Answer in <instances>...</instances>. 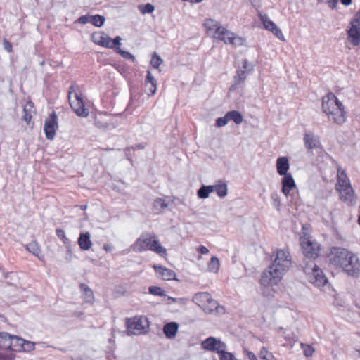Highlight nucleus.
I'll use <instances>...</instances> for the list:
<instances>
[{
  "mask_svg": "<svg viewBox=\"0 0 360 360\" xmlns=\"http://www.w3.org/2000/svg\"><path fill=\"white\" fill-rule=\"evenodd\" d=\"M291 265L290 254L288 250H278L274 263L262 274L260 283L264 286L277 285Z\"/></svg>",
  "mask_w": 360,
  "mask_h": 360,
  "instance_id": "obj_1",
  "label": "nucleus"
},
{
  "mask_svg": "<svg viewBox=\"0 0 360 360\" xmlns=\"http://www.w3.org/2000/svg\"><path fill=\"white\" fill-rule=\"evenodd\" d=\"M329 257L332 264L342 268L348 275L359 276L360 260L353 252L343 248L333 247Z\"/></svg>",
  "mask_w": 360,
  "mask_h": 360,
  "instance_id": "obj_2",
  "label": "nucleus"
},
{
  "mask_svg": "<svg viewBox=\"0 0 360 360\" xmlns=\"http://www.w3.org/2000/svg\"><path fill=\"white\" fill-rule=\"evenodd\" d=\"M322 110L327 114L330 120L341 124L346 120L344 105L333 94L329 93L322 98Z\"/></svg>",
  "mask_w": 360,
  "mask_h": 360,
  "instance_id": "obj_3",
  "label": "nucleus"
},
{
  "mask_svg": "<svg viewBox=\"0 0 360 360\" xmlns=\"http://www.w3.org/2000/svg\"><path fill=\"white\" fill-rule=\"evenodd\" d=\"M132 249L136 252L151 250L161 256L167 255L166 248L160 244L158 238L154 234L148 232L141 234L132 245Z\"/></svg>",
  "mask_w": 360,
  "mask_h": 360,
  "instance_id": "obj_4",
  "label": "nucleus"
},
{
  "mask_svg": "<svg viewBox=\"0 0 360 360\" xmlns=\"http://www.w3.org/2000/svg\"><path fill=\"white\" fill-rule=\"evenodd\" d=\"M125 325L127 328L126 333L128 335H139L147 333L149 322L145 316H134L127 318Z\"/></svg>",
  "mask_w": 360,
  "mask_h": 360,
  "instance_id": "obj_5",
  "label": "nucleus"
},
{
  "mask_svg": "<svg viewBox=\"0 0 360 360\" xmlns=\"http://www.w3.org/2000/svg\"><path fill=\"white\" fill-rule=\"evenodd\" d=\"M75 83H72L68 90V100L71 108L77 116L86 117L89 111L85 108L84 101L75 89Z\"/></svg>",
  "mask_w": 360,
  "mask_h": 360,
  "instance_id": "obj_6",
  "label": "nucleus"
},
{
  "mask_svg": "<svg viewBox=\"0 0 360 360\" xmlns=\"http://www.w3.org/2000/svg\"><path fill=\"white\" fill-rule=\"evenodd\" d=\"M300 245L304 258L314 259L319 256L320 246L316 242L311 241L307 238H301Z\"/></svg>",
  "mask_w": 360,
  "mask_h": 360,
  "instance_id": "obj_7",
  "label": "nucleus"
},
{
  "mask_svg": "<svg viewBox=\"0 0 360 360\" xmlns=\"http://www.w3.org/2000/svg\"><path fill=\"white\" fill-rule=\"evenodd\" d=\"M348 38L354 46L360 44V11L356 13L355 18L350 22Z\"/></svg>",
  "mask_w": 360,
  "mask_h": 360,
  "instance_id": "obj_8",
  "label": "nucleus"
},
{
  "mask_svg": "<svg viewBox=\"0 0 360 360\" xmlns=\"http://www.w3.org/2000/svg\"><path fill=\"white\" fill-rule=\"evenodd\" d=\"M58 128V116L56 112H52L50 117L44 121V131L49 140H53L56 136V130Z\"/></svg>",
  "mask_w": 360,
  "mask_h": 360,
  "instance_id": "obj_9",
  "label": "nucleus"
},
{
  "mask_svg": "<svg viewBox=\"0 0 360 360\" xmlns=\"http://www.w3.org/2000/svg\"><path fill=\"white\" fill-rule=\"evenodd\" d=\"M202 347L210 352H217V354L222 349H226V345L221 342L219 338L214 337H208L201 343Z\"/></svg>",
  "mask_w": 360,
  "mask_h": 360,
  "instance_id": "obj_10",
  "label": "nucleus"
},
{
  "mask_svg": "<svg viewBox=\"0 0 360 360\" xmlns=\"http://www.w3.org/2000/svg\"><path fill=\"white\" fill-rule=\"evenodd\" d=\"M213 38L223 41L226 44H236V41L240 39L239 37H235L234 33L228 30L223 26L220 27Z\"/></svg>",
  "mask_w": 360,
  "mask_h": 360,
  "instance_id": "obj_11",
  "label": "nucleus"
},
{
  "mask_svg": "<svg viewBox=\"0 0 360 360\" xmlns=\"http://www.w3.org/2000/svg\"><path fill=\"white\" fill-rule=\"evenodd\" d=\"M260 19L266 30L271 31L279 39H284L281 30L266 14L260 15Z\"/></svg>",
  "mask_w": 360,
  "mask_h": 360,
  "instance_id": "obj_12",
  "label": "nucleus"
},
{
  "mask_svg": "<svg viewBox=\"0 0 360 360\" xmlns=\"http://www.w3.org/2000/svg\"><path fill=\"white\" fill-rule=\"evenodd\" d=\"M307 280L309 282L313 283L316 286H323L324 285L328 280L325 275L323 274L322 270L319 268L318 269H315L314 272L308 276Z\"/></svg>",
  "mask_w": 360,
  "mask_h": 360,
  "instance_id": "obj_13",
  "label": "nucleus"
},
{
  "mask_svg": "<svg viewBox=\"0 0 360 360\" xmlns=\"http://www.w3.org/2000/svg\"><path fill=\"white\" fill-rule=\"evenodd\" d=\"M340 193V199L348 205H352L356 203V197L354 195V191L352 186H347V188H341L338 190Z\"/></svg>",
  "mask_w": 360,
  "mask_h": 360,
  "instance_id": "obj_14",
  "label": "nucleus"
},
{
  "mask_svg": "<svg viewBox=\"0 0 360 360\" xmlns=\"http://www.w3.org/2000/svg\"><path fill=\"white\" fill-rule=\"evenodd\" d=\"M153 267L155 273L162 279L165 281L176 280V274L173 270L157 265Z\"/></svg>",
  "mask_w": 360,
  "mask_h": 360,
  "instance_id": "obj_15",
  "label": "nucleus"
},
{
  "mask_svg": "<svg viewBox=\"0 0 360 360\" xmlns=\"http://www.w3.org/2000/svg\"><path fill=\"white\" fill-rule=\"evenodd\" d=\"M290 168L288 159L287 157H280L276 160L277 172L281 176L290 174L288 171Z\"/></svg>",
  "mask_w": 360,
  "mask_h": 360,
  "instance_id": "obj_16",
  "label": "nucleus"
},
{
  "mask_svg": "<svg viewBox=\"0 0 360 360\" xmlns=\"http://www.w3.org/2000/svg\"><path fill=\"white\" fill-rule=\"evenodd\" d=\"M304 145L309 149L318 148L321 146V143L317 136L312 133L307 132L304 136Z\"/></svg>",
  "mask_w": 360,
  "mask_h": 360,
  "instance_id": "obj_17",
  "label": "nucleus"
},
{
  "mask_svg": "<svg viewBox=\"0 0 360 360\" xmlns=\"http://www.w3.org/2000/svg\"><path fill=\"white\" fill-rule=\"evenodd\" d=\"M281 184L282 192L285 195H288L290 191L295 187V183L291 174L283 176Z\"/></svg>",
  "mask_w": 360,
  "mask_h": 360,
  "instance_id": "obj_18",
  "label": "nucleus"
},
{
  "mask_svg": "<svg viewBox=\"0 0 360 360\" xmlns=\"http://www.w3.org/2000/svg\"><path fill=\"white\" fill-rule=\"evenodd\" d=\"M347 186H351L350 181L347 176L345 172L339 167L338 169V183L335 186L336 190H339L340 188H347Z\"/></svg>",
  "mask_w": 360,
  "mask_h": 360,
  "instance_id": "obj_19",
  "label": "nucleus"
},
{
  "mask_svg": "<svg viewBox=\"0 0 360 360\" xmlns=\"http://www.w3.org/2000/svg\"><path fill=\"white\" fill-rule=\"evenodd\" d=\"M204 26L206 28L207 34L212 37H214L221 27L219 22L212 19H206L204 22Z\"/></svg>",
  "mask_w": 360,
  "mask_h": 360,
  "instance_id": "obj_20",
  "label": "nucleus"
},
{
  "mask_svg": "<svg viewBox=\"0 0 360 360\" xmlns=\"http://www.w3.org/2000/svg\"><path fill=\"white\" fill-rule=\"evenodd\" d=\"M93 41L100 46L108 48L110 37L106 35L104 32H99L94 33L91 35Z\"/></svg>",
  "mask_w": 360,
  "mask_h": 360,
  "instance_id": "obj_21",
  "label": "nucleus"
},
{
  "mask_svg": "<svg viewBox=\"0 0 360 360\" xmlns=\"http://www.w3.org/2000/svg\"><path fill=\"white\" fill-rule=\"evenodd\" d=\"M178 328H179L178 323L176 322L172 321V322L166 323L163 326V333L167 338L171 339L176 336V333L178 331Z\"/></svg>",
  "mask_w": 360,
  "mask_h": 360,
  "instance_id": "obj_22",
  "label": "nucleus"
},
{
  "mask_svg": "<svg viewBox=\"0 0 360 360\" xmlns=\"http://www.w3.org/2000/svg\"><path fill=\"white\" fill-rule=\"evenodd\" d=\"M91 235L89 232L80 233L78 238V244L81 250H88L91 248L92 243L90 240Z\"/></svg>",
  "mask_w": 360,
  "mask_h": 360,
  "instance_id": "obj_23",
  "label": "nucleus"
},
{
  "mask_svg": "<svg viewBox=\"0 0 360 360\" xmlns=\"http://www.w3.org/2000/svg\"><path fill=\"white\" fill-rule=\"evenodd\" d=\"M211 295L207 292H200L195 294L193 297V302L202 307L205 304L210 300Z\"/></svg>",
  "mask_w": 360,
  "mask_h": 360,
  "instance_id": "obj_24",
  "label": "nucleus"
},
{
  "mask_svg": "<svg viewBox=\"0 0 360 360\" xmlns=\"http://www.w3.org/2000/svg\"><path fill=\"white\" fill-rule=\"evenodd\" d=\"M168 207V203L165 198H158L153 202V210L155 214H160L162 210Z\"/></svg>",
  "mask_w": 360,
  "mask_h": 360,
  "instance_id": "obj_25",
  "label": "nucleus"
},
{
  "mask_svg": "<svg viewBox=\"0 0 360 360\" xmlns=\"http://www.w3.org/2000/svg\"><path fill=\"white\" fill-rule=\"evenodd\" d=\"M25 342V340L17 335H11V348L9 350L17 352H22V344Z\"/></svg>",
  "mask_w": 360,
  "mask_h": 360,
  "instance_id": "obj_26",
  "label": "nucleus"
},
{
  "mask_svg": "<svg viewBox=\"0 0 360 360\" xmlns=\"http://www.w3.org/2000/svg\"><path fill=\"white\" fill-rule=\"evenodd\" d=\"M11 335L7 332H0V348L8 349L11 348Z\"/></svg>",
  "mask_w": 360,
  "mask_h": 360,
  "instance_id": "obj_27",
  "label": "nucleus"
},
{
  "mask_svg": "<svg viewBox=\"0 0 360 360\" xmlns=\"http://www.w3.org/2000/svg\"><path fill=\"white\" fill-rule=\"evenodd\" d=\"M303 271L306 274L307 277L311 275L315 269H319V266L314 263V259H308L304 258Z\"/></svg>",
  "mask_w": 360,
  "mask_h": 360,
  "instance_id": "obj_28",
  "label": "nucleus"
},
{
  "mask_svg": "<svg viewBox=\"0 0 360 360\" xmlns=\"http://www.w3.org/2000/svg\"><path fill=\"white\" fill-rule=\"evenodd\" d=\"M79 288L83 292L84 301L89 303L92 302L94 301V297L91 289H90L89 287L84 283H80Z\"/></svg>",
  "mask_w": 360,
  "mask_h": 360,
  "instance_id": "obj_29",
  "label": "nucleus"
},
{
  "mask_svg": "<svg viewBox=\"0 0 360 360\" xmlns=\"http://www.w3.org/2000/svg\"><path fill=\"white\" fill-rule=\"evenodd\" d=\"M213 192V186L202 185L198 191L197 195L200 199H206Z\"/></svg>",
  "mask_w": 360,
  "mask_h": 360,
  "instance_id": "obj_30",
  "label": "nucleus"
},
{
  "mask_svg": "<svg viewBox=\"0 0 360 360\" xmlns=\"http://www.w3.org/2000/svg\"><path fill=\"white\" fill-rule=\"evenodd\" d=\"M219 307L218 302L210 298V300H209L205 305L202 306L203 310L208 314L212 313L214 310H217L218 311V308Z\"/></svg>",
  "mask_w": 360,
  "mask_h": 360,
  "instance_id": "obj_31",
  "label": "nucleus"
},
{
  "mask_svg": "<svg viewBox=\"0 0 360 360\" xmlns=\"http://www.w3.org/2000/svg\"><path fill=\"white\" fill-rule=\"evenodd\" d=\"M25 249L30 252L32 253L34 256L41 259L40 253L41 249L36 241H32L31 243L25 245Z\"/></svg>",
  "mask_w": 360,
  "mask_h": 360,
  "instance_id": "obj_32",
  "label": "nucleus"
},
{
  "mask_svg": "<svg viewBox=\"0 0 360 360\" xmlns=\"http://www.w3.org/2000/svg\"><path fill=\"white\" fill-rule=\"evenodd\" d=\"M229 120H233L236 124H239L243 122L242 114L237 110H231L226 112Z\"/></svg>",
  "mask_w": 360,
  "mask_h": 360,
  "instance_id": "obj_33",
  "label": "nucleus"
},
{
  "mask_svg": "<svg viewBox=\"0 0 360 360\" xmlns=\"http://www.w3.org/2000/svg\"><path fill=\"white\" fill-rule=\"evenodd\" d=\"M213 191H215L219 197L224 198L228 193L227 185L225 183L214 185Z\"/></svg>",
  "mask_w": 360,
  "mask_h": 360,
  "instance_id": "obj_34",
  "label": "nucleus"
},
{
  "mask_svg": "<svg viewBox=\"0 0 360 360\" xmlns=\"http://www.w3.org/2000/svg\"><path fill=\"white\" fill-rule=\"evenodd\" d=\"M248 75L247 70H240L237 71L236 75L234 76V82L236 85H239L245 82Z\"/></svg>",
  "mask_w": 360,
  "mask_h": 360,
  "instance_id": "obj_35",
  "label": "nucleus"
},
{
  "mask_svg": "<svg viewBox=\"0 0 360 360\" xmlns=\"http://www.w3.org/2000/svg\"><path fill=\"white\" fill-rule=\"evenodd\" d=\"M219 266H220L219 259L215 256L212 257L210 259V261L208 264L209 271L217 273L219 269Z\"/></svg>",
  "mask_w": 360,
  "mask_h": 360,
  "instance_id": "obj_36",
  "label": "nucleus"
},
{
  "mask_svg": "<svg viewBox=\"0 0 360 360\" xmlns=\"http://www.w3.org/2000/svg\"><path fill=\"white\" fill-rule=\"evenodd\" d=\"M105 18L101 15H91L90 23L96 27H101L105 22Z\"/></svg>",
  "mask_w": 360,
  "mask_h": 360,
  "instance_id": "obj_37",
  "label": "nucleus"
},
{
  "mask_svg": "<svg viewBox=\"0 0 360 360\" xmlns=\"http://www.w3.org/2000/svg\"><path fill=\"white\" fill-rule=\"evenodd\" d=\"M226 349H222L218 353L219 360H237L232 353L226 352Z\"/></svg>",
  "mask_w": 360,
  "mask_h": 360,
  "instance_id": "obj_38",
  "label": "nucleus"
},
{
  "mask_svg": "<svg viewBox=\"0 0 360 360\" xmlns=\"http://www.w3.org/2000/svg\"><path fill=\"white\" fill-rule=\"evenodd\" d=\"M139 9L142 14H146L153 13L155 7L151 4L148 3L144 5H139Z\"/></svg>",
  "mask_w": 360,
  "mask_h": 360,
  "instance_id": "obj_39",
  "label": "nucleus"
},
{
  "mask_svg": "<svg viewBox=\"0 0 360 360\" xmlns=\"http://www.w3.org/2000/svg\"><path fill=\"white\" fill-rule=\"evenodd\" d=\"M162 59L157 54L154 53L150 60V64L154 68H158L159 66L162 63Z\"/></svg>",
  "mask_w": 360,
  "mask_h": 360,
  "instance_id": "obj_40",
  "label": "nucleus"
},
{
  "mask_svg": "<svg viewBox=\"0 0 360 360\" xmlns=\"http://www.w3.org/2000/svg\"><path fill=\"white\" fill-rule=\"evenodd\" d=\"M148 292L149 293L153 295H158V296H165V291L158 286H150L148 288Z\"/></svg>",
  "mask_w": 360,
  "mask_h": 360,
  "instance_id": "obj_41",
  "label": "nucleus"
},
{
  "mask_svg": "<svg viewBox=\"0 0 360 360\" xmlns=\"http://www.w3.org/2000/svg\"><path fill=\"white\" fill-rule=\"evenodd\" d=\"M259 356L264 360H276L273 354L269 353L265 347L261 349Z\"/></svg>",
  "mask_w": 360,
  "mask_h": 360,
  "instance_id": "obj_42",
  "label": "nucleus"
},
{
  "mask_svg": "<svg viewBox=\"0 0 360 360\" xmlns=\"http://www.w3.org/2000/svg\"><path fill=\"white\" fill-rule=\"evenodd\" d=\"M116 52L119 53L120 56H122L125 59H129L132 62H135V57L133 56L131 53L127 51H123L120 49V47H117L116 49Z\"/></svg>",
  "mask_w": 360,
  "mask_h": 360,
  "instance_id": "obj_43",
  "label": "nucleus"
},
{
  "mask_svg": "<svg viewBox=\"0 0 360 360\" xmlns=\"http://www.w3.org/2000/svg\"><path fill=\"white\" fill-rule=\"evenodd\" d=\"M301 345L303 349L304 354L306 357H310L313 355L314 352V349L311 346L308 345H304L302 343L301 344Z\"/></svg>",
  "mask_w": 360,
  "mask_h": 360,
  "instance_id": "obj_44",
  "label": "nucleus"
},
{
  "mask_svg": "<svg viewBox=\"0 0 360 360\" xmlns=\"http://www.w3.org/2000/svg\"><path fill=\"white\" fill-rule=\"evenodd\" d=\"M22 347V352H30L34 349L35 344L33 342L25 340Z\"/></svg>",
  "mask_w": 360,
  "mask_h": 360,
  "instance_id": "obj_45",
  "label": "nucleus"
},
{
  "mask_svg": "<svg viewBox=\"0 0 360 360\" xmlns=\"http://www.w3.org/2000/svg\"><path fill=\"white\" fill-rule=\"evenodd\" d=\"M229 121V118L227 117V114L226 113L224 117H218L216 120L215 125L217 127H221L225 126L228 123Z\"/></svg>",
  "mask_w": 360,
  "mask_h": 360,
  "instance_id": "obj_46",
  "label": "nucleus"
},
{
  "mask_svg": "<svg viewBox=\"0 0 360 360\" xmlns=\"http://www.w3.org/2000/svg\"><path fill=\"white\" fill-rule=\"evenodd\" d=\"M120 41H121V37H119V36H117L115 38H114L113 39H112L110 37V39H109V46L108 48L109 49H114V48H117V46L120 45Z\"/></svg>",
  "mask_w": 360,
  "mask_h": 360,
  "instance_id": "obj_47",
  "label": "nucleus"
},
{
  "mask_svg": "<svg viewBox=\"0 0 360 360\" xmlns=\"http://www.w3.org/2000/svg\"><path fill=\"white\" fill-rule=\"evenodd\" d=\"M153 83H157L154 77L152 75L150 71H147L146 77L145 79V88H147L149 84Z\"/></svg>",
  "mask_w": 360,
  "mask_h": 360,
  "instance_id": "obj_48",
  "label": "nucleus"
},
{
  "mask_svg": "<svg viewBox=\"0 0 360 360\" xmlns=\"http://www.w3.org/2000/svg\"><path fill=\"white\" fill-rule=\"evenodd\" d=\"M271 198L273 200L274 205L275 207H276V208L278 210H279L281 202H280V197H279L278 194L276 192H274L271 193Z\"/></svg>",
  "mask_w": 360,
  "mask_h": 360,
  "instance_id": "obj_49",
  "label": "nucleus"
},
{
  "mask_svg": "<svg viewBox=\"0 0 360 360\" xmlns=\"http://www.w3.org/2000/svg\"><path fill=\"white\" fill-rule=\"evenodd\" d=\"M57 236L61 239L65 244H67L69 242L68 238L66 237L65 231L63 229H57L56 231Z\"/></svg>",
  "mask_w": 360,
  "mask_h": 360,
  "instance_id": "obj_50",
  "label": "nucleus"
},
{
  "mask_svg": "<svg viewBox=\"0 0 360 360\" xmlns=\"http://www.w3.org/2000/svg\"><path fill=\"white\" fill-rule=\"evenodd\" d=\"M146 89V92L149 96H153L155 94L157 90V83H153L149 84V86Z\"/></svg>",
  "mask_w": 360,
  "mask_h": 360,
  "instance_id": "obj_51",
  "label": "nucleus"
},
{
  "mask_svg": "<svg viewBox=\"0 0 360 360\" xmlns=\"http://www.w3.org/2000/svg\"><path fill=\"white\" fill-rule=\"evenodd\" d=\"M3 45H4V49L7 52H8V53H11L12 52V51H13L12 44H11V43L7 39H3Z\"/></svg>",
  "mask_w": 360,
  "mask_h": 360,
  "instance_id": "obj_52",
  "label": "nucleus"
},
{
  "mask_svg": "<svg viewBox=\"0 0 360 360\" xmlns=\"http://www.w3.org/2000/svg\"><path fill=\"white\" fill-rule=\"evenodd\" d=\"M90 20H91V15H85L80 16L78 18L77 22H79L80 24H86L88 22H90Z\"/></svg>",
  "mask_w": 360,
  "mask_h": 360,
  "instance_id": "obj_53",
  "label": "nucleus"
},
{
  "mask_svg": "<svg viewBox=\"0 0 360 360\" xmlns=\"http://www.w3.org/2000/svg\"><path fill=\"white\" fill-rule=\"evenodd\" d=\"M242 65L243 68H244V70H247L248 72H250L252 70V65H251L247 59H243L242 60Z\"/></svg>",
  "mask_w": 360,
  "mask_h": 360,
  "instance_id": "obj_54",
  "label": "nucleus"
},
{
  "mask_svg": "<svg viewBox=\"0 0 360 360\" xmlns=\"http://www.w3.org/2000/svg\"><path fill=\"white\" fill-rule=\"evenodd\" d=\"M244 352L246 355V356L249 359V360H257L256 356L255 354L250 351H248L247 349L244 350Z\"/></svg>",
  "mask_w": 360,
  "mask_h": 360,
  "instance_id": "obj_55",
  "label": "nucleus"
},
{
  "mask_svg": "<svg viewBox=\"0 0 360 360\" xmlns=\"http://www.w3.org/2000/svg\"><path fill=\"white\" fill-rule=\"evenodd\" d=\"M338 3V0H328L327 4L330 8L334 9L336 8Z\"/></svg>",
  "mask_w": 360,
  "mask_h": 360,
  "instance_id": "obj_56",
  "label": "nucleus"
},
{
  "mask_svg": "<svg viewBox=\"0 0 360 360\" xmlns=\"http://www.w3.org/2000/svg\"><path fill=\"white\" fill-rule=\"evenodd\" d=\"M167 299L171 300L173 302H179V303H182V304L185 303V299L184 298H174V297H172L170 296H168Z\"/></svg>",
  "mask_w": 360,
  "mask_h": 360,
  "instance_id": "obj_57",
  "label": "nucleus"
},
{
  "mask_svg": "<svg viewBox=\"0 0 360 360\" xmlns=\"http://www.w3.org/2000/svg\"><path fill=\"white\" fill-rule=\"evenodd\" d=\"M198 251L200 252L202 255H206L209 252V250L205 246H203V245L200 246L198 248Z\"/></svg>",
  "mask_w": 360,
  "mask_h": 360,
  "instance_id": "obj_58",
  "label": "nucleus"
},
{
  "mask_svg": "<svg viewBox=\"0 0 360 360\" xmlns=\"http://www.w3.org/2000/svg\"><path fill=\"white\" fill-rule=\"evenodd\" d=\"M343 5L349 6L352 4V0H340Z\"/></svg>",
  "mask_w": 360,
  "mask_h": 360,
  "instance_id": "obj_59",
  "label": "nucleus"
},
{
  "mask_svg": "<svg viewBox=\"0 0 360 360\" xmlns=\"http://www.w3.org/2000/svg\"><path fill=\"white\" fill-rule=\"evenodd\" d=\"M103 249L107 252H110L112 250L111 246L108 244H105L103 246Z\"/></svg>",
  "mask_w": 360,
  "mask_h": 360,
  "instance_id": "obj_60",
  "label": "nucleus"
},
{
  "mask_svg": "<svg viewBox=\"0 0 360 360\" xmlns=\"http://www.w3.org/2000/svg\"><path fill=\"white\" fill-rule=\"evenodd\" d=\"M0 360H11L7 355L5 356L3 354H0Z\"/></svg>",
  "mask_w": 360,
  "mask_h": 360,
  "instance_id": "obj_61",
  "label": "nucleus"
},
{
  "mask_svg": "<svg viewBox=\"0 0 360 360\" xmlns=\"http://www.w3.org/2000/svg\"><path fill=\"white\" fill-rule=\"evenodd\" d=\"M31 117L32 116L26 112L23 118L25 121L29 122Z\"/></svg>",
  "mask_w": 360,
  "mask_h": 360,
  "instance_id": "obj_62",
  "label": "nucleus"
},
{
  "mask_svg": "<svg viewBox=\"0 0 360 360\" xmlns=\"http://www.w3.org/2000/svg\"><path fill=\"white\" fill-rule=\"evenodd\" d=\"M203 0H190L191 3H200Z\"/></svg>",
  "mask_w": 360,
  "mask_h": 360,
  "instance_id": "obj_63",
  "label": "nucleus"
},
{
  "mask_svg": "<svg viewBox=\"0 0 360 360\" xmlns=\"http://www.w3.org/2000/svg\"><path fill=\"white\" fill-rule=\"evenodd\" d=\"M86 207H87V205H82L80 206V208H81V210H85L86 209Z\"/></svg>",
  "mask_w": 360,
  "mask_h": 360,
  "instance_id": "obj_64",
  "label": "nucleus"
}]
</instances>
